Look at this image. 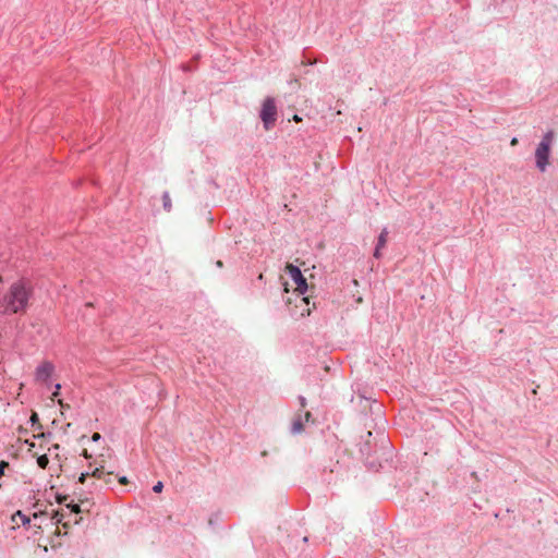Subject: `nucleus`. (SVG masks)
<instances>
[{
  "mask_svg": "<svg viewBox=\"0 0 558 558\" xmlns=\"http://www.w3.org/2000/svg\"><path fill=\"white\" fill-rule=\"evenodd\" d=\"M32 289L23 281L12 283L3 296V306L9 313H24L28 306Z\"/></svg>",
  "mask_w": 558,
  "mask_h": 558,
  "instance_id": "f257e3e1",
  "label": "nucleus"
},
{
  "mask_svg": "<svg viewBox=\"0 0 558 558\" xmlns=\"http://www.w3.org/2000/svg\"><path fill=\"white\" fill-rule=\"evenodd\" d=\"M162 205L166 211H170L172 208L171 197L168 192H165L162 195Z\"/></svg>",
  "mask_w": 558,
  "mask_h": 558,
  "instance_id": "9d476101",
  "label": "nucleus"
},
{
  "mask_svg": "<svg viewBox=\"0 0 558 558\" xmlns=\"http://www.w3.org/2000/svg\"><path fill=\"white\" fill-rule=\"evenodd\" d=\"M31 421L33 424L37 423L39 421L37 413H33L31 416Z\"/></svg>",
  "mask_w": 558,
  "mask_h": 558,
  "instance_id": "6ab92c4d",
  "label": "nucleus"
},
{
  "mask_svg": "<svg viewBox=\"0 0 558 558\" xmlns=\"http://www.w3.org/2000/svg\"><path fill=\"white\" fill-rule=\"evenodd\" d=\"M2 281V277H0V282Z\"/></svg>",
  "mask_w": 558,
  "mask_h": 558,
  "instance_id": "c756f323",
  "label": "nucleus"
},
{
  "mask_svg": "<svg viewBox=\"0 0 558 558\" xmlns=\"http://www.w3.org/2000/svg\"><path fill=\"white\" fill-rule=\"evenodd\" d=\"M287 303L291 304V303H292V300H291V299H288V300H287Z\"/></svg>",
  "mask_w": 558,
  "mask_h": 558,
  "instance_id": "c85d7f7f",
  "label": "nucleus"
},
{
  "mask_svg": "<svg viewBox=\"0 0 558 558\" xmlns=\"http://www.w3.org/2000/svg\"><path fill=\"white\" fill-rule=\"evenodd\" d=\"M88 476H90V472L82 473V474L80 475V477H78V482H80V483H82V484H84V483H85V481H86V478H87Z\"/></svg>",
  "mask_w": 558,
  "mask_h": 558,
  "instance_id": "dca6fc26",
  "label": "nucleus"
},
{
  "mask_svg": "<svg viewBox=\"0 0 558 558\" xmlns=\"http://www.w3.org/2000/svg\"><path fill=\"white\" fill-rule=\"evenodd\" d=\"M8 465H9L8 462L0 461V477L3 475L4 468H7Z\"/></svg>",
  "mask_w": 558,
  "mask_h": 558,
  "instance_id": "f3484780",
  "label": "nucleus"
},
{
  "mask_svg": "<svg viewBox=\"0 0 558 558\" xmlns=\"http://www.w3.org/2000/svg\"><path fill=\"white\" fill-rule=\"evenodd\" d=\"M162 488H163V484H162L161 482H157V483L154 485L153 490H154L155 493H161Z\"/></svg>",
  "mask_w": 558,
  "mask_h": 558,
  "instance_id": "2eb2a0df",
  "label": "nucleus"
},
{
  "mask_svg": "<svg viewBox=\"0 0 558 558\" xmlns=\"http://www.w3.org/2000/svg\"><path fill=\"white\" fill-rule=\"evenodd\" d=\"M49 463V459L46 454H41L37 458V464L40 469H46Z\"/></svg>",
  "mask_w": 558,
  "mask_h": 558,
  "instance_id": "f8f14e48",
  "label": "nucleus"
},
{
  "mask_svg": "<svg viewBox=\"0 0 558 558\" xmlns=\"http://www.w3.org/2000/svg\"><path fill=\"white\" fill-rule=\"evenodd\" d=\"M82 456H83L85 459H90V458H92V454L87 451V449H84V450H83Z\"/></svg>",
  "mask_w": 558,
  "mask_h": 558,
  "instance_id": "aec40b11",
  "label": "nucleus"
},
{
  "mask_svg": "<svg viewBox=\"0 0 558 558\" xmlns=\"http://www.w3.org/2000/svg\"><path fill=\"white\" fill-rule=\"evenodd\" d=\"M300 400H301V407H302V408H304V407H305V404H306L305 399H304V398H301Z\"/></svg>",
  "mask_w": 558,
  "mask_h": 558,
  "instance_id": "a878e982",
  "label": "nucleus"
},
{
  "mask_svg": "<svg viewBox=\"0 0 558 558\" xmlns=\"http://www.w3.org/2000/svg\"><path fill=\"white\" fill-rule=\"evenodd\" d=\"M111 472L106 473V475L102 477L106 484H109L111 482Z\"/></svg>",
  "mask_w": 558,
  "mask_h": 558,
  "instance_id": "a211bd4d",
  "label": "nucleus"
},
{
  "mask_svg": "<svg viewBox=\"0 0 558 558\" xmlns=\"http://www.w3.org/2000/svg\"><path fill=\"white\" fill-rule=\"evenodd\" d=\"M68 508L71 509V512L73 513H80L81 512V508L78 505H73V504H69L66 505Z\"/></svg>",
  "mask_w": 558,
  "mask_h": 558,
  "instance_id": "4468645a",
  "label": "nucleus"
},
{
  "mask_svg": "<svg viewBox=\"0 0 558 558\" xmlns=\"http://www.w3.org/2000/svg\"><path fill=\"white\" fill-rule=\"evenodd\" d=\"M286 271L290 275L293 283L295 284L294 293L305 294L308 286L301 270L292 264H287Z\"/></svg>",
  "mask_w": 558,
  "mask_h": 558,
  "instance_id": "20e7f679",
  "label": "nucleus"
},
{
  "mask_svg": "<svg viewBox=\"0 0 558 558\" xmlns=\"http://www.w3.org/2000/svg\"><path fill=\"white\" fill-rule=\"evenodd\" d=\"M293 120H294L295 122H299V121H301L302 119H301L298 114H294V116H293Z\"/></svg>",
  "mask_w": 558,
  "mask_h": 558,
  "instance_id": "393cba45",
  "label": "nucleus"
},
{
  "mask_svg": "<svg viewBox=\"0 0 558 558\" xmlns=\"http://www.w3.org/2000/svg\"><path fill=\"white\" fill-rule=\"evenodd\" d=\"M284 291H286V292H289L288 283H284Z\"/></svg>",
  "mask_w": 558,
  "mask_h": 558,
  "instance_id": "cd10ccee",
  "label": "nucleus"
},
{
  "mask_svg": "<svg viewBox=\"0 0 558 558\" xmlns=\"http://www.w3.org/2000/svg\"><path fill=\"white\" fill-rule=\"evenodd\" d=\"M294 296H295L294 298L295 307L300 308V314L302 316L310 315L311 308L308 307V304H310L308 298L305 294H300V293H294Z\"/></svg>",
  "mask_w": 558,
  "mask_h": 558,
  "instance_id": "0eeeda50",
  "label": "nucleus"
},
{
  "mask_svg": "<svg viewBox=\"0 0 558 558\" xmlns=\"http://www.w3.org/2000/svg\"><path fill=\"white\" fill-rule=\"evenodd\" d=\"M106 475L105 471H104V466L100 465L98 468H95L92 472H90V476L95 477V478H102L104 476Z\"/></svg>",
  "mask_w": 558,
  "mask_h": 558,
  "instance_id": "9b49d317",
  "label": "nucleus"
},
{
  "mask_svg": "<svg viewBox=\"0 0 558 558\" xmlns=\"http://www.w3.org/2000/svg\"><path fill=\"white\" fill-rule=\"evenodd\" d=\"M53 373L52 363L45 361L37 368L35 373V379L39 383L47 381Z\"/></svg>",
  "mask_w": 558,
  "mask_h": 558,
  "instance_id": "39448f33",
  "label": "nucleus"
},
{
  "mask_svg": "<svg viewBox=\"0 0 558 558\" xmlns=\"http://www.w3.org/2000/svg\"><path fill=\"white\" fill-rule=\"evenodd\" d=\"M510 145H511V146H515V145H518V138H517V137H513V138L511 140V142H510Z\"/></svg>",
  "mask_w": 558,
  "mask_h": 558,
  "instance_id": "b1692460",
  "label": "nucleus"
},
{
  "mask_svg": "<svg viewBox=\"0 0 558 558\" xmlns=\"http://www.w3.org/2000/svg\"><path fill=\"white\" fill-rule=\"evenodd\" d=\"M119 483H120V484H122V485H125V484H128V483H129V481H128V478H126L125 476H121V477L119 478Z\"/></svg>",
  "mask_w": 558,
  "mask_h": 558,
  "instance_id": "5701e85b",
  "label": "nucleus"
},
{
  "mask_svg": "<svg viewBox=\"0 0 558 558\" xmlns=\"http://www.w3.org/2000/svg\"><path fill=\"white\" fill-rule=\"evenodd\" d=\"M11 521L13 523V529L15 526H19L20 524H27L29 523V519L23 514L21 511H16L12 517Z\"/></svg>",
  "mask_w": 558,
  "mask_h": 558,
  "instance_id": "1a4fd4ad",
  "label": "nucleus"
},
{
  "mask_svg": "<svg viewBox=\"0 0 558 558\" xmlns=\"http://www.w3.org/2000/svg\"><path fill=\"white\" fill-rule=\"evenodd\" d=\"M66 499H68V496H57V501H58L59 504L64 502Z\"/></svg>",
  "mask_w": 558,
  "mask_h": 558,
  "instance_id": "412c9836",
  "label": "nucleus"
},
{
  "mask_svg": "<svg viewBox=\"0 0 558 558\" xmlns=\"http://www.w3.org/2000/svg\"><path fill=\"white\" fill-rule=\"evenodd\" d=\"M63 518H64V515L60 511H56L53 517H52V519L56 521L57 524L61 523Z\"/></svg>",
  "mask_w": 558,
  "mask_h": 558,
  "instance_id": "ddd939ff",
  "label": "nucleus"
},
{
  "mask_svg": "<svg viewBox=\"0 0 558 558\" xmlns=\"http://www.w3.org/2000/svg\"><path fill=\"white\" fill-rule=\"evenodd\" d=\"M217 266H218V267H222V262L218 260V262H217Z\"/></svg>",
  "mask_w": 558,
  "mask_h": 558,
  "instance_id": "bb28decb",
  "label": "nucleus"
},
{
  "mask_svg": "<svg viewBox=\"0 0 558 558\" xmlns=\"http://www.w3.org/2000/svg\"><path fill=\"white\" fill-rule=\"evenodd\" d=\"M260 119L266 130H270L274 126L277 120V107L274 98L267 97L264 100L260 110Z\"/></svg>",
  "mask_w": 558,
  "mask_h": 558,
  "instance_id": "7ed1b4c3",
  "label": "nucleus"
},
{
  "mask_svg": "<svg viewBox=\"0 0 558 558\" xmlns=\"http://www.w3.org/2000/svg\"><path fill=\"white\" fill-rule=\"evenodd\" d=\"M553 137H554V133L551 131L547 132L536 148V151H535L536 166L541 171H545V169L548 165V158H549V153H550V146L553 143Z\"/></svg>",
  "mask_w": 558,
  "mask_h": 558,
  "instance_id": "f03ea898",
  "label": "nucleus"
},
{
  "mask_svg": "<svg viewBox=\"0 0 558 558\" xmlns=\"http://www.w3.org/2000/svg\"><path fill=\"white\" fill-rule=\"evenodd\" d=\"M100 438H101V435H100L99 433H95V434L92 436L93 441H98Z\"/></svg>",
  "mask_w": 558,
  "mask_h": 558,
  "instance_id": "4be33fe9",
  "label": "nucleus"
},
{
  "mask_svg": "<svg viewBox=\"0 0 558 558\" xmlns=\"http://www.w3.org/2000/svg\"><path fill=\"white\" fill-rule=\"evenodd\" d=\"M387 238H388V230L385 228L381 230V232L378 236V242H377L376 248L374 251L375 258L381 257V250L386 246Z\"/></svg>",
  "mask_w": 558,
  "mask_h": 558,
  "instance_id": "6e6552de",
  "label": "nucleus"
},
{
  "mask_svg": "<svg viewBox=\"0 0 558 558\" xmlns=\"http://www.w3.org/2000/svg\"><path fill=\"white\" fill-rule=\"evenodd\" d=\"M312 416L311 412L306 411L303 415L298 414L294 416L292 422L291 430L293 434H300L304 430V423L308 422L310 417Z\"/></svg>",
  "mask_w": 558,
  "mask_h": 558,
  "instance_id": "423d86ee",
  "label": "nucleus"
}]
</instances>
